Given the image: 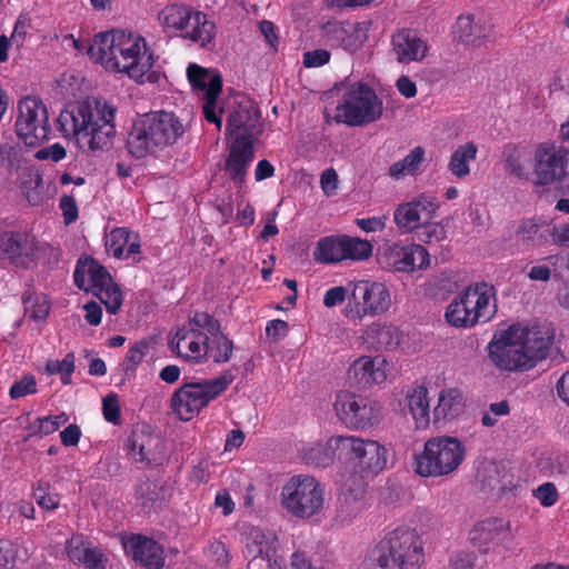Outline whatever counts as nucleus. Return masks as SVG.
Instances as JSON below:
<instances>
[{"instance_id": "41", "label": "nucleus", "mask_w": 569, "mask_h": 569, "mask_svg": "<svg viewBox=\"0 0 569 569\" xmlns=\"http://www.w3.org/2000/svg\"><path fill=\"white\" fill-rule=\"evenodd\" d=\"M313 258L321 263H336L343 260L342 236L320 239L313 250Z\"/></svg>"}, {"instance_id": "37", "label": "nucleus", "mask_w": 569, "mask_h": 569, "mask_svg": "<svg viewBox=\"0 0 569 569\" xmlns=\"http://www.w3.org/2000/svg\"><path fill=\"white\" fill-rule=\"evenodd\" d=\"M109 254L118 259H128L140 251V239L127 228H114L106 236Z\"/></svg>"}, {"instance_id": "4", "label": "nucleus", "mask_w": 569, "mask_h": 569, "mask_svg": "<svg viewBox=\"0 0 569 569\" xmlns=\"http://www.w3.org/2000/svg\"><path fill=\"white\" fill-rule=\"evenodd\" d=\"M169 349L191 363L226 362L232 353V342L220 331L219 322L206 312H197L188 322L172 329Z\"/></svg>"}, {"instance_id": "31", "label": "nucleus", "mask_w": 569, "mask_h": 569, "mask_svg": "<svg viewBox=\"0 0 569 569\" xmlns=\"http://www.w3.org/2000/svg\"><path fill=\"white\" fill-rule=\"evenodd\" d=\"M466 399L463 392L455 387L442 388L437 395L432 408V422L437 426L457 420L463 415Z\"/></svg>"}, {"instance_id": "42", "label": "nucleus", "mask_w": 569, "mask_h": 569, "mask_svg": "<svg viewBox=\"0 0 569 569\" xmlns=\"http://www.w3.org/2000/svg\"><path fill=\"white\" fill-rule=\"evenodd\" d=\"M423 157L425 150L421 147L413 148L403 159L389 167V176L396 180H400L407 176L416 174Z\"/></svg>"}, {"instance_id": "17", "label": "nucleus", "mask_w": 569, "mask_h": 569, "mask_svg": "<svg viewBox=\"0 0 569 569\" xmlns=\"http://www.w3.org/2000/svg\"><path fill=\"white\" fill-rule=\"evenodd\" d=\"M378 262L383 269L396 272L422 270L430 264L429 252L425 247L405 241H387L379 249Z\"/></svg>"}, {"instance_id": "25", "label": "nucleus", "mask_w": 569, "mask_h": 569, "mask_svg": "<svg viewBox=\"0 0 569 569\" xmlns=\"http://www.w3.org/2000/svg\"><path fill=\"white\" fill-rule=\"evenodd\" d=\"M468 538L481 552H488L511 542V523L501 518H487L473 525Z\"/></svg>"}, {"instance_id": "10", "label": "nucleus", "mask_w": 569, "mask_h": 569, "mask_svg": "<svg viewBox=\"0 0 569 569\" xmlns=\"http://www.w3.org/2000/svg\"><path fill=\"white\" fill-rule=\"evenodd\" d=\"M393 306L391 288L383 281L362 279L350 281V299L342 308V315L352 322L366 317L382 316Z\"/></svg>"}, {"instance_id": "29", "label": "nucleus", "mask_w": 569, "mask_h": 569, "mask_svg": "<svg viewBox=\"0 0 569 569\" xmlns=\"http://www.w3.org/2000/svg\"><path fill=\"white\" fill-rule=\"evenodd\" d=\"M121 542L126 553L142 566L152 569L163 567V548L154 540L140 535H131L123 537Z\"/></svg>"}, {"instance_id": "53", "label": "nucleus", "mask_w": 569, "mask_h": 569, "mask_svg": "<svg viewBox=\"0 0 569 569\" xmlns=\"http://www.w3.org/2000/svg\"><path fill=\"white\" fill-rule=\"evenodd\" d=\"M36 392V377L32 375H24L10 387L9 396L11 399H19L29 395H34Z\"/></svg>"}, {"instance_id": "21", "label": "nucleus", "mask_w": 569, "mask_h": 569, "mask_svg": "<svg viewBox=\"0 0 569 569\" xmlns=\"http://www.w3.org/2000/svg\"><path fill=\"white\" fill-rule=\"evenodd\" d=\"M568 149L556 143H540L533 154V182L548 186L560 182L567 174Z\"/></svg>"}, {"instance_id": "15", "label": "nucleus", "mask_w": 569, "mask_h": 569, "mask_svg": "<svg viewBox=\"0 0 569 569\" xmlns=\"http://www.w3.org/2000/svg\"><path fill=\"white\" fill-rule=\"evenodd\" d=\"M333 409L338 419L351 430H367L382 420V407L373 399L347 390L337 392Z\"/></svg>"}, {"instance_id": "26", "label": "nucleus", "mask_w": 569, "mask_h": 569, "mask_svg": "<svg viewBox=\"0 0 569 569\" xmlns=\"http://www.w3.org/2000/svg\"><path fill=\"white\" fill-rule=\"evenodd\" d=\"M406 333L400 326L387 321L376 320L367 325L361 332L360 341L368 350L395 351L400 348Z\"/></svg>"}, {"instance_id": "28", "label": "nucleus", "mask_w": 569, "mask_h": 569, "mask_svg": "<svg viewBox=\"0 0 569 569\" xmlns=\"http://www.w3.org/2000/svg\"><path fill=\"white\" fill-rule=\"evenodd\" d=\"M429 48L425 39L411 29H399L390 39V52L399 63L422 61Z\"/></svg>"}, {"instance_id": "43", "label": "nucleus", "mask_w": 569, "mask_h": 569, "mask_svg": "<svg viewBox=\"0 0 569 569\" xmlns=\"http://www.w3.org/2000/svg\"><path fill=\"white\" fill-rule=\"evenodd\" d=\"M507 170L518 177L526 178L528 174V166L531 160L527 149L520 147H508L505 150Z\"/></svg>"}, {"instance_id": "2", "label": "nucleus", "mask_w": 569, "mask_h": 569, "mask_svg": "<svg viewBox=\"0 0 569 569\" xmlns=\"http://www.w3.org/2000/svg\"><path fill=\"white\" fill-rule=\"evenodd\" d=\"M116 108L102 99L68 103L60 112L58 128L62 137L84 154L97 156L111 148L116 136Z\"/></svg>"}, {"instance_id": "35", "label": "nucleus", "mask_w": 569, "mask_h": 569, "mask_svg": "<svg viewBox=\"0 0 569 569\" xmlns=\"http://www.w3.org/2000/svg\"><path fill=\"white\" fill-rule=\"evenodd\" d=\"M128 453L134 461L159 463L163 458V446L159 437L134 433L128 440Z\"/></svg>"}, {"instance_id": "13", "label": "nucleus", "mask_w": 569, "mask_h": 569, "mask_svg": "<svg viewBox=\"0 0 569 569\" xmlns=\"http://www.w3.org/2000/svg\"><path fill=\"white\" fill-rule=\"evenodd\" d=\"M333 443L340 449L342 460L360 472L377 475L388 468L390 449L383 442L372 438L343 436V439Z\"/></svg>"}, {"instance_id": "47", "label": "nucleus", "mask_w": 569, "mask_h": 569, "mask_svg": "<svg viewBox=\"0 0 569 569\" xmlns=\"http://www.w3.org/2000/svg\"><path fill=\"white\" fill-rule=\"evenodd\" d=\"M68 421L69 416L64 412L54 416L39 417L30 423V431L33 435L48 436L57 431Z\"/></svg>"}, {"instance_id": "33", "label": "nucleus", "mask_w": 569, "mask_h": 569, "mask_svg": "<svg viewBox=\"0 0 569 569\" xmlns=\"http://www.w3.org/2000/svg\"><path fill=\"white\" fill-rule=\"evenodd\" d=\"M253 143L241 139L232 140L226 160V171L236 183H242L253 160Z\"/></svg>"}, {"instance_id": "58", "label": "nucleus", "mask_w": 569, "mask_h": 569, "mask_svg": "<svg viewBox=\"0 0 569 569\" xmlns=\"http://www.w3.org/2000/svg\"><path fill=\"white\" fill-rule=\"evenodd\" d=\"M510 408L507 401H499L491 403L488 410L483 413L481 422L486 427H493L499 418L509 415Z\"/></svg>"}, {"instance_id": "5", "label": "nucleus", "mask_w": 569, "mask_h": 569, "mask_svg": "<svg viewBox=\"0 0 569 569\" xmlns=\"http://www.w3.org/2000/svg\"><path fill=\"white\" fill-rule=\"evenodd\" d=\"M188 124L172 111H156L138 118L128 137L129 152L140 159L176 144Z\"/></svg>"}, {"instance_id": "52", "label": "nucleus", "mask_w": 569, "mask_h": 569, "mask_svg": "<svg viewBox=\"0 0 569 569\" xmlns=\"http://www.w3.org/2000/svg\"><path fill=\"white\" fill-rule=\"evenodd\" d=\"M350 299V282L347 287L345 286H333L328 288L322 297V303L328 309H333L336 307L341 306L342 303H347Z\"/></svg>"}, {"instance_id": "34", "label": "nucleus", "mask_w": 569, "mask_h": 569, "mask_svg": "<svg viewBox=\"0 0 569 569\" xmlns=\"http://www.w3.org/2000/svg\"><path fill=\"white\" fill-rule=\"evenodd\" d=\"M338 439H343V436H333L329 437L325 441L303 445L299 450L300 455L308 465L315 467L329 466L336 459L342 461V453L333 443V441Z\"/></svg>"}, {"instance_id": "1", "label": "nucleus", "mask_w": 569, "mask_h": 569, "mask_svg": "<svg viewBox=\"0 0 569 569\" xmlns=\"http://www.w3.org/2000/svg\"><path fill=\"white\" fill-rule=\"evenodd\" d=\"M88 56L106 71L124 74L138 84L159 79L153 50L146 38L134 31L113 29L97 33Z\"/></svg>"}, {"instance_id": "60", "label": "nucleus", "mask_w": 569, "mask_h": 569, "mask_svg": "<svg viewBox=\"0 0 569 569\" xmlns=\"http://www.w3.org/2000/svg\"><path fill=\"white\" fill-rule=\"evenodd\" d=\"M367 508V503L363 499H355L349 500L345 499V502L340 507L339 517L342 518V521H350L356 518Z\"/></svg>"}, {"instance_id": "63", "label": "nucleus", "mask_w": 569, "mask_h": 569, "mask_svg": "<svg viewBox=\"0 0 569 569\" xmlns=\"http://www.w3.org/2000/svg\"><path fill=\"white\" fill-rule=\"evenodd\" d=\"M330 52L326 49H316L303 53V66L306 68H319L330 61Z\"/></svg>"}, {"instance_id": "51", "label": "nucleus", "mask_w": 569, "mask_h": 569, "mask_svg": "<svg viewBox=\"0 0 569 569\" xmlns=\"http://www.w3.org/2000/svg\"><path fill=\"white\" fill-rule=\"evenodd\" d=\"M27 557V549L22 552L18 542L0 539V568L12 567L17 558Z\"/></svg>"}, {"instance_id": "56", "label": "nucleus", "mask_w": 569, "mask_h": 569, "mask_svg": "<svg viewBox=\"0 0 569 569\" xmlns=\"http://www.w3.org/2000/svg\"><path fill=\"white\" fill-rule=\"evenodd\" d=\"M320 188L326 197H335L339 190V176L333 168L325 169L320 174Z\"/></svg>"}, {"instance_id": "40", "label": "nucleus", "mask_w": 569, "mask_h": 569, "mask_svg": "<svg viewBox=\"0 0 569 569\" xmlns=\"http://www.w3.org/2000/svg\"><path fill=\"white\" fill-rule=\"evenodd\" d=\"M453 37L468 46H481L486 31L471 16H460L453 27Z\"/></svg>"}, {"instance_id": "36", "label": "nucleus", "mask_w": 569, "mask_h": 569, "mask_svg": "<svg viewBox=\"0 0 569 569\" xmlns=\"http://www.w3.org/2000/svg\"><path fill=\"white\" fill-rule=\"evenodd\" d=\"M188 20L179 34L180 37L201 47L211 42L216 34V26L204 12L192 8Z\"/></svg>"}, {"instance_id": "48", "label": "nucleus", "mask_w": 569, "mask_h": 569, "mask_svg": "<svg viewBox=\"0 0 569 569\" xmlns=\"http://www.w3.org/2000/svg\"><path fill=\"white\" fill-rule=\"evenodd\" d=\"M540 231V222L535 218L523 219L517 228V238L519 241L531 247L541 246L545 241Z\"/></svg>"}, {"instance_id": "55", "label": "nucleus", "mask_w": 569, "mask_h": 569, "mask_svg": "<svg viewBox=\"0 0 569 569\" xmlns=\"http://www.w3.org/2000/svg\"><path fill=\"white\" fill-rule=\"evenodd\" d=\"M234 509L236 502L230 492L227 489L218 490L210 510L212 512H219L222 517H229Z\"/></svg>"}, {"instance_id": "64", "label": "nucleus", "mask_w": 569, "mask_h": 569, "mask_svg": "<svg viewBox=\"0 0 569 569\" xmlns=\"http://www.w3.org/2000/svg\"><path fill=\"white\" fill-rule=\"evenodd\" d=\"M288 332L289 326L281 319L270 320L266 326V336L272 342L283 339Z\"/></svg>"}, {"instance_id": "49", "label": "nucleus", "mask_w": 569, "mask_h": 569, "mask_svg": "<svg viewBox=\"0 0 569 569\" xmlns=\"http://www.w3.org/2000/svg\"><path fill=\"white\" fill-rule=\"evenodd\" d=\"M448 220L432 222L431 220L425 222L418 231V237L421 241L427 243L440 242L447 238Z\"/></svg>"}, {"instance_id": "44", "label": "nucleus", "mask_w": 569, "mask_h": 569, "mask_svg": "<svg viewBox=\"0 0 569 569\" xmlns=\"http://www.w3.org/2000/svg\"><path fill=\"white\" fill-rule=\"evenodd\" d=\"M343 260L362 261L371 257L373 246L369 240L342 236Z\"/></svg>"}, {"instance_id": "9", "label": "nucleus", "mask_w": 569, "mask_h": 569, "mask_svg": "<svg viewBox=\"0 0 569 569\" xmlns=\"http://www.w3.org/2000/svg\"><path fill=\"white\" fill-rule=\"evenodd\" d=\"M467 447L453 436H436L428 439L423 450L416 456L415 470L421 477H443L456 472L463 463Z\"/></svg>"}, {"instance_id": "39", "label": "nucleus", "mask_w": 569, "mask_h": 569, "mask_svg": "<svg viewBox=\"0 0 569 569\" xmlns=\"http://www.w3.org/2000/svg\"><path fill=\"white\" fill-rule=\"evenodd\" d=\"M478 147L475 142L468 141L459 144L451 153L448 161V170L458 178L463 179L471 172V163L476 160Z\"/></svg>"}, {"instance_id": "12", "label": "nucleus", "mask_w": 569, "mask_h": 569, "mask_svg": "<svg viewBox=\"0 0 569 569\" xmlns=\"http://www.w3.org/2000/svg\"><path fill=\"white\" fill-rule=\"evenodd\" d=\"M383 112L382 100L368 84H351L336 107V120L352 127L377 121Z\"/></svg>"}, {"instance_id": "19", "label": "nucleus", "mask_w": 569, "mask_h": 569, "mask_svg": "<svg viewBox=\"0 0 569 569\" xmlns=\"http://www.w3.org/2000/svg\"><path fill=\"white\" fill-rule=\"evenodd\" d=\"M260 132V113L256 103L243 94L234 96L229 102L227 136L232 140L254 142Z\"/></svg>"}, {"instance_id": "14", "label": "nucleus", "mask_w": 569, "mask_h": 569, "mask_svg": "<svg viewBox=\"0 0 569 569\" xmlns=\"http://www.w3.org/2000/svg\"><path fill=\"white\" fill-rule=\"evenodd\" d=\"M76 284L91 291L106 306L110 313H116L121 303L122 295L104 267L91 258L80 259L74 270Z\"/></svg>"}, {"instance_id": "61", "label": "nucleus", "mask_w": 569, "mask_h": 569, "mask_svg": "<svg viewBox=\"0 0 569 569\" xmlns=\"http://www.w3.org/2000/svg\"><path fill=\"white\" fill-rule=\"evenodd\" d=\"M387 216H375L369 218H358L355 223L366 233L379 232L386 228Z\"/></svg>"}, {"instance_id": "45", "label": "nucleus", "mask_w": 569, "mask_h": 569, "mask_svg": "<svg viewBox=\"0 0 569 569\" xmlns=\"http://www.w3.org/2000/svg\"><path fill=\"white\" fill-rule=\"evenodd\" d=\"M538 467L548 476H560L569 472L568 457L559 452H545L538 460Z\"/></svg>"}, {"instance_id": "50", "label": "nucleus", "mask_w": 569, "mask_h": 569, "mask_svg": "<svg viewBox=\"0 0 569 569\" xmlns=\"http://www.w3.org/2000/svg\"><path fill=\"white\" fill-rule=\"evenodd\" d=\"M46 371L49 375H60L62 383L68 385L70 382L71 375L74 371L73 353L66 355L61 360H49L46 365Z\"/></svg>"}, {"instance_id": "20", "label": "nucleus", "mask_w": 569, "mask_h": 569, "mask_svg": "<svg viewBox=\"0 0 569 569\" xmlns=\"http://www.w3.org/2000/svg\"><path fill=\"white\" fill-rule=\"evenodd\" d=\"M188 80L202 98V111L207 121L214 123L220 130L222 120L221 110L216 108V99L221 91L222 80L216 70L204 69L196 63L187 68Z\"/></svg>"}, {"instance_id": "18", "label": "nucleus", "mask_w": 569, "mask_h": 569, "mask_svg": "<svg viewBox=\"0 0 569 569\" xmlns=\"http://www.w3.org/2000/svg\"><path fill=\"white\" fill-rule=\"evenodd\" d=\"M440 208L435 194L425 191L399 203L393 211L392 220L400 233L417 231L425 222L432 220Z\"/></svg>"}, {"instance_id": "3", "label": "nucleus", "mask_w": 569, "mask_h": 569, "mask_svg": "<svg viewBox=\"0 0 569 569\" xmlns=\"http://www.w3.org/2000/svg\"><path fill=\"white\" fill-rule=\"evenodd\" d=\"M553 339L555 331L550 325H512L493 335L488 345V356L501 370H528L547 357Z\"/></svg>"}, {"instance_id": "11", "label": "nucleus", "mask_w": 569, "mask_h": 569, "mask_svg": "<svg viewBox=\"0 0 569 569\" xmlns=\"http://www.w3.org/2000/svg\"><path fill=\"white\" fill-rule=\"evenodd\" d=\"M232 380V375L226 372L212 379L184 383L172 396L173 412L180 420H191L213 399L224 392Z\"/></svg>"}, {"instance_id": "54", "label": "nucleus", "mask_w": 569, "mask_h": 569, "mask_svg": "<svg viewBox=\"0 0 569 569\" xmlns=\"http://www.w3.org/2000/svg\"><path fill=\"white\" fill-rule=\"evenodd\" d=\"M533 497L539 501V503L545 507L549 508L555 506L559 500V492L552 482H545L540 486H538L532 491Z\"/></svg>"}, {"instance_id": "38", "label": "nucleus", "mask_w": 569, "mask_h": 569, "mask_svg": "<svg viewBox=\"0 0 569 569\" xmlns=\"http://www.w3.org/2000/svg\"><path fill=\"white\" fill-rule=\"evenodd\" d=\"M193 7L186 3H169L157 13V21L162 31L179 36L186 23L189 21Z\"/></svg>"}, {"instance_id": "32", "label": "nucleus", "mask_w": 569, "mask_h": 569, "mask_svg": "<svg viewBox=\"0 0 569 569\" xmlns=\"http://www.w3.org/2000/svg\"><path fill=\"white\" fill-rule=\"evenodd\" d=\"M66 552L70 561L81 563L88 569H106L107 558L104 553L92 546L83 535H73L66 546Z\"/></svg>"}, {"instance_id": "6", "label": "nucleus", "mask_w": 569, "mask_h": 569, "mask_svg": "<svg viewBox=\"0 0 569 569\" xmlns=\"http://www.w3.org/2000/svg\"><path fill=\"white\" fill-rule=\"evenodd\" d=\"M423 546L419 533L409 527L393 529L379 545L378 555L363 569H420Z\"/></svg>"}, {"instance_id": "46", "label": "nucleus", "mask_w": 569, "mask_h": 569, "mask_svg": "<svg viewBox=\"0 0 569 569\" xmlns=\"http://www.w3.org/2000/svg\"><path fill=\"white\" fill-rule=\"evenodd\" d=\"M24 312L34 321H43L50 312V302L43 293H29L23 297Z\"/></svg>"}, {"instance_id": "27", "label": "nucleus", "mask_w": 569, "mask_h": 569, "mask_svg": "<svg viewBox=\"0 0 569 569\" xmlns=\"http://www.w3.org/2000/svg\"><path fill=\"white\" fill-rule=\"evenodd\" d=\"M243 552L249 560L248 569H260L271 563L270 557L277 546V538L270 530L249 527L242 532Z\"/></svg>"}, {"instance_id": "16", "label": "nucleus", "mask_w": 569, "mask_h": 569, "mask_svg": "<svg viewBox=\"0 0 569 569\" xmlns=\"http://www.w3.org/2000/svg\"><path fill=\"white\" fill-rule=\"evenodd\" d=\"M16 132L27 146H38L48 139L50 132L49 113L44 102L27 96L18 102Z\"/></svg>"}, {"instance_id": "7", "label": "nucleus", "mask_w": 569, "mask_h": 569, "mask_svg": "<svg viewBox=\"0 0 569 569\" xmlns=\"http://www.w3.org/2000/svg\"><path fill=\"white\" fill-rule=\"evenodd\" d=\"M280 503L296 519H316L326 509V485L311 475L291 476L281 487Z\"/></svg>"}, {"instance_id": "59", "label": "nucleus", "mask_w": 569, "mask_h": 569, "mask_svg": "<svg viewBox=\"0 0 569 569\" xmlns=\"http://www.w3.org/2000/svg\"><path fill=\"white\" fill-rule=\"evenodd\" d=\"M102 412L104 419L113 425L120 421V402L116 393H108L102 399Z\"/></svg>"}, {"instance_id": "23", "label": "nucleus", "mask_w": 569, "mask_h": 569, "mask_svg": "<svg viewBox=\"0 0 569 569\" xmlns=\"http://www.w3.org/2000/svg\"><path fill=\"white\" fill-rule=\"evenodd\" d=\"M371 21H333L322 27L326 41L335 48H340L348 53L360 51L368 40L371 30Z\"/></svg>"}, {"instance_id": "8", "label": "nucleus", "mask_w": 569, "mask_h": 569, "mask_svg": "<svg viewBox=\"0 0 569 569\" xmlns=\"http://www.w3.org/2000/svg\"><path fill=\"white\" fill-rule=\"evenodd\" d=\"M492 286L479 282L467 287L446 308L445 319L456 328H472L490 321L496 315V297Z\"/></svg>"}, {"instance_id": "57", "label": "nucleus", "mask_w": 569, "mask_h": 569, "mask_svg": "<svg viewBox=\"0 0 569 569\" xmlns=\"http://www.w3.org/2000/svg\"><path fill=\"white\" fill-rule=\"evenodd\" d=\"M37 503L44 509H56L59 506L60 498L57 493L49 491L47 483H39L33 491Z\"/></svg>"}, {"instance_id": "62", "label": "nucleus", "mask_w": 569, "mask_h": 569, "mask_svg": "<svg viewBox=\"0 0 569 569\" xmlns=\"http://www.w3.org/2000/svg\"><path fill=\"white\" fill-rule=\"evenodd\" d=\"M59 208L62 212L63 221L66 224H71L78 219L79 210L72 196L64 194L61 197Z\"/></svg>"}, {"instance_id": "22", "label": "nucleus", "mask_w": 569, "mask_h": 569, "mask_svg": "<svg viewBox=\"0 0 569 569\" xmlns=\"http://www.w3.org/2000/svg\"><path fill=\"white\" fill-rule=\"evenodd\" d=\"M395 368L392 362L382 355L358 357L348 369V380L360 388L382 386L392 380Z\"/></svg>"}, {"instance_id": "30", "label": "nucleus", "mask_w": 569, "mask_h": 569, "mask_svg": "<svg viewBox=\"0 0 569 569\" xmlns=\"http://www.w3.org/2000/svg\"><path fill=\"white\" fill-rule=\"evenodd\" d=\"M405 410L411 417L416 430H427L432 420L428 388L422 383L411 386L405 395Z\"/></svg>"}, {"instance_id": "24", "label": "nucleus", "mask_w": 569, "mask_h": 569, "mask_svg": "<svg viewBox=\"0 0 569 569\" xmlns=\"http://www.w3.org/2000/svg\"><path fill=\"white\" fill-rule=\"evenodd\" d=\"M40 242L26 231H4L0 233V259L18 268H29L37 261Z\"/></svg>"}]
</instances>
